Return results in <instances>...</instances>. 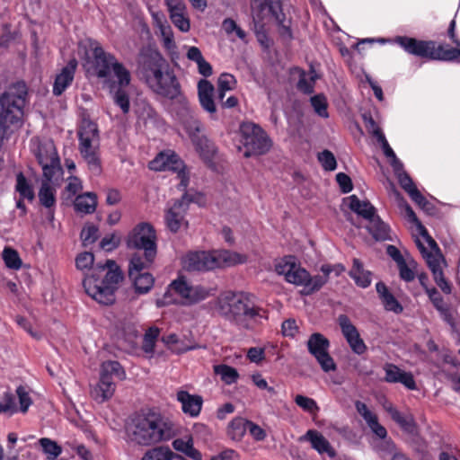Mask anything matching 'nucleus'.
<instances>
[{"label": "nucleus", "instance_id": "ea45409f", "mask_svg": "<svg viewBox=\"0 0 460 460\" xmlns=\"http://www.w3.org/2000/svg\"><path fill=\"white\" fill-rule=\"evenodd\" d=\"M126 87H111L110 93L111 94L113 102L116 106L119 107L124 114H128L130 111V98Z\"/></svg>", "mask_w": 460, "mask_h": 460}, {"label": "nucleus", "instance_id": "1a4fd4ad", "mask_svg": "<svg viewBox=\"0 0 460 460\" xmlns=\"http://www.w3.org/2000/svg\"><path fill=\"white\" fill-rule=\"evenodd\" d=\"M240 142L244 147V156L261 155L266 154L271 140L259 125L252 122H243L240 126Z\"/></svg>", "mask_w": 460, "mask_h": 460}, {"label": "nucleus", "instance_id": "a878e982", "mask_svg": "<svg viewBox=\"0 0 460 460\" xmlns=\"http://www.w3.org/2000/svg\"><path fill=\"white\" fill-rule=\"evenodd\" d=\"M116 390L114 380L100 376L99 382L91 390V396L98 403H102L112 397Z\"/></svg>", "mask_w": 460, "mask_h": 460}, {"label": "nucleus", "instance_id": "c9c22d12", "mask_svg": "<svg viewBox=\"0 0 460 460\" xmlns=\"http://www.w3.org/2000/svg\"><path fill=\"white\" fill-rule=\"evenodd\" d=\"M129 278L132 279L135 291L138 295L147 294L155 284V278L148 272H143Z\"/></svg>", "mask_w": 460, "mask_h": 460}, {"label": "nucleus", "instance_id": "09e8293b", "mask_svg": "<svg viewBox=\"0 0 460 460\" xmlns=\"http://www.w3.org/2000/svg\"><path fill=\"white\" fill-rule=\"evenodd\" d=\"M191 141L202 158H212L215 153V146L206 137L199 136L198 137H194Z\"/></svg>", "mask_w": 460, "mask_h": 460}, {"label": "nucleus", "instance_id": "a19ab883", "mask_svg": "<svg viewBox=\"0 0 460 460\" xmlns=\"http://www.w3.org/2000/svg\"><path fill=\"white\" fill-rule=\"evenodd\" d=\"M18 412L16 396L11 391H5L0 397V414H5L9 417Z\"/></svg>", "mask_w": 460, "mask_h": 460}, {"label": "nucleus", "instance_id": "9b49d317", "mask_svg": "<svg viewBox=\"0 0 460 460\" xmlns=\"http://www.w3.org/2000/svg\"><path fill=\"white\" fill-rule=\"evenodd\" d=\"M129 249L144 250L146 261L151 263L156 255V234L154 226L146 222L137 224L127 237Z\"/></svg>", "mask_w": 460, "mask_h": 460}, {"label": "nucleus", "instance_id": "58836bf2", "mask_svg": "<svg viewBox=\"0 0 460 460\" xmlns=\"http://www.w3.org/2000/svg\"><path fill=\"white\" fill-rule=\"evenodd\" d=\"M249 420L242 417L234 418L227 427V435L234 441H240L247 431Z\"/></svg>", "mask_w": 460, "mask_h": 460}, {"label": "nucleus", "instance_id": "13d9d810", "mask_svg": "<svg viewBox=\"0 0 460 460\" xmlns=\"http://www.w3.org/2000/svg\"><path fill=\"white\" fill-rule=\"evenodd\" d=\"M317 158L324 171L332 172L337 168L336 158L330 150L320 152Z\"/></svg>", "mask_w": 460, "mask_h": 460}, {"label": "nucleus", "instance_id": "bf43d9fd", "mask_svg": "<svg viewBox=\"0 0 460 460\" xmlns=\"http://www.w3.org/2000/svg\"><path fill=\"white\" fill-rule=\"evenodd\" d=\"M295 261L296 259L293 256H286L282 258L275 264V271L279 275H283L286 279L288 278V274H289L296 265Z\"/></svg>", "mask_w": 460, "mask_h": 460}, {"label": "nucleus", "instance_id": "2f4dec72", "mask_svg": "<svg viewBox=\"0 0 460 460\" xmlns=\"http://www.w3.org/2000/svg\"><path fill=\"white\" fill-rule=\"evenodd\" d=\"M367 230L376 241H394L390 226L378 215L369 222Z\"/></svg>", "mask_w": 460, "mask_h": 460}, {"label": "nucleus", "instance_id": "bb28decb", "mask_svg": "<svg viewBox=\"0 0 460 460\" xmlns=\"http://www.w3.org/2000/svg\"><path fill=\"white\" fill-rule=\"evenodd\" d=\"M349 276L354 280L358 287L367 288L371 285L373 273L364 268L359 259L354 258L352 267L349 271Z\"/></svg>", "mask_w": 460, "mask_h": 460}, {"label": "nucleus", "instance_id": "f8f14e48", "mask_svg": "<svg viewBox=\"0 0 460 460\" xmlns=\"http://www.w3.org/2000/svg\"><path fill=\"white\" fill-rule=\"evenodd\" d=\"M306 347L323 372L329 373L336 370L337 365L329 353L331 342L323 334L312 333L306 341Z\"/></svg>", "mask_w": 460, "mask_h": 460}, {"label": "nucleus", "instance_id": "dca6fc26", "mask_svg": "<svg viewBox=\"0 0 460 460\" xmlns=\"http://www.w3.org/2000/svg\"><path fill=\"white\" fill-rule=\"evenodd\" d=\"M78 62L75 58H71L65 66L56 75L52 85V93L54 96L62 95L74 82Z\"/></svg>", "mask_w": 460, "mask_h": 460}, {"label": "nucleus", "instance_id": "4468645a", "mask_svg": "<svg viewBox=\"0 0 460 460\" xmlns=\"http://www.w3.org/2000/svg\"><path fill=\"white\" fill-rule=\"evenodd\" d=\"M337 322L341 333L349 345L351 350L357 355L364 354L367 349V345L361 339L358 329L352 323L349 316L346 314H340Z\"/></svg>", "mask_w": 460, "mask_h": 460}, {"label": "nucleus", "instance_id": "69168bd1", "mask_svg": "<svg viewBox=\"0 0 460 460\" xmlns=\"http://www.w3.org/2000/svg\"><path fill=\"white\" fill-rule=\"evenodd\" d=\"M146 268V264L142 257L138 254H134L129 260L128 263V277L143 273L142 270Z\"/></svg>", "mask_w": 460, "mask_h": 460}, {"label": "nucleus", "instance_id": "4c0bfd02", "mask_svg": "<svg viewBox=\"0 0 460 460\" xmlns=\"http://www.w3.org/2000/svg\"><path fill=\"white\" fill-rule=\"evenodd\" d=\"M374 451L383 460L391 459L394 454H397L400 449L397 448L395 443L391 438H385L374 442Z\"/></svg>", "mask_w": 460, "mask_h": 460}, {"label": "nucleus", "instance_id": "423d86ee", "mask_svg": "<svg viewBox=\"0 0 460 460\" xmlns=\"http://www.w3.org/2000/svg\"><path fill=\"white\" fill-rule=\"evenodd\" d=\"M93 68L95 75L100 79L113 77L110 88L128 87L132 80L131 73L114 54L107 52L101 46L93 49Z\"/></svg>", "mask_w": 460, "mask_h": 460}, {"label": "nucleus", "instance_id": "7ed1b4c3", "mask_svg": "<svg viewBox=\"0 0 460 460\" xmlns=\"http://www.w3.org/2000/svg\"><path fill=\"white\" fill-rule=\"evenodd\" d=\"M217 308L221 316L240 328L251 330L268 319V311L256 302L251 293H223L217 301Z\"/></svg>", "mask_w": 460, "mask_h": 460}, {"label": "nucleus", "instance_id": "052dcab7", "mask_svg": "<svg viewBox=\"0 0 460 460\" xmlns=\"http://www.w3.org/2000/svg\"><path fill=\"white\" fill-rule=\"evenodd\" d=\"M39 442L42 447L43 452L50 458H56L62 453L61 447L50 438H42Z\"/></svg>", "mask_w": 460, "mask_h": 460}, {"label": "nucleus", "instance_id": "79ce46f5", "mask_svg": "<svg viewBox=\"0 0 460 460\" xmlns=\"http://www.w3.org/2000/svg\"><path fill=\"white\" fill-rule=\"evenodd\" d=\"M160 331L157 327H150L146 330L143 337L141 349L149 357H153L155 347L159 336Z\"/></svg>", "mask_w": 460, "mask_h": 460}, {"label": "nucleus", "instance_id": "ddd939ff", "mask_svg": "<svg viewBox=\"0 0 460 460\" xmlns=\"http://www.w3.org/2000/svg\"><path fill=\"white\" fill-rule=\"evenodd\" d=\"M286 281L297 287H303L301 294L304 296H310L323 288V281L320 278H313L305 269L298 264L288 274Z\"/></svg>", "mask_w": 460, "mask_h": 460}, {"label": "nucleus", "instance_id": "4be33fe9", "mask_svg": "<svg viewBox=\"0 0 460 460\" xmlns=\"http://www.w3.org/2000/svg\"><path fill=\"white\" fill-rule=\"evenodd\" d=\"M177 401L181 404V411L190 418H197L201 411L203 398L199 394H191L181 390L176 394Z\"/></svg>", "mask_w": 460, "mask_h": 460}, {"label": "nucleus", "instance_id": "7c9ffc66", "mask_svg": "<svg viewBox=\"0 0 460 460\" xmlns=\"http://www.w3.org/2000/svg\"><path fill=\"white\" fill-rule=\"evenodd\" d=\"M97 207V196L93 192H85L78 195L74 201V208L77 213L84 215L93 214Z\"/></svg>", "mask_w": 460, "mask_h": 460}, {"label": "nucleus", "instance_id": "774afa93", "mask_svg": "<svg viewBox=\"0 0 460 460\" xmlns=\"http://www.w3.org/2000/svg\"><path fill=\"white\" fill-rule=\"evenodd\" d=\"M237 84L235 77L228 73H223L217 79V86L222 90L231 91Z\"/></svg>", "mask_w": 460, "mask_h": 460}, {"label": "nucleus", "instance_id": "5fc2aeb1", "mask_svg": "<svg viewBox=\"0 0 460 460\" xmlns=\"http://www.w3.org/2000/svg\"><path fill=\"white\" fill-rule=\"evenodd\" d=\"M99 229L93 224L85 225L80 234L83 246L86 247L95 243L98 239Z\"/></svg>", "mask_w": 460, "mask_h": 460}, {"label": "nucleus", "instance_id": "f3484780", "mask_svg": "<svg viewBox=\"0 0 460 460\" xmlns=\"http://www.w3.org/2000/svg\"><path fill=\"white\" fill-rule=\"evenodd\" d=\"M384 371L385 373V382L390 384L400 383L408 390H417L414 376L411 372L402 370L398 366L392 363H386L384 366Z\"/></svg>", "mask_w": 460, "mask_h": 460}, {"label": "nucleus", "instance_id": "f704fd0d", "mask_svg": "<svg viewBox=\"0 0 460 460\" xmlns=\"http://www.w3.org/2000/svg\"><path fill=\"white\" fill-rule=\"evenodd\" d=\"M172 447L176 451L183 453L192 460H202V454L194 447L191 438H189L188 439H174L172 441Z\"/></svg>", "mask_w": 460, "mask_h": 460}, {"label": "nucleus", "instance_id": "c03bdc74", "mask_svg": "<svg viewBox=\"0 0 460 460\" xmlns=\"http://www.w3.org/2000/svg\"><path fill=\"white\" fill-rule=\"evenodd\" d=\"M2 258L6 268L14 270H18L22 268V261L15 249L10 246L4 247L2 252Z\"/></svg>", "mask_w": 460, "mask_h": 460}, {"label": "nucleus", "instance_id": "a211bd4d", "mask_svg": "<svg viewBox=\"0 0 460 460\" xmlns=\"http://www.w3.org/2000/svg\"><path fill=\"white\" fill-rule=\"evenodd\" d=\"M176 115L191 140L194 137H199V133L201 131V122L194 116L187 102H180L179 111Z\"/></svg>", "mask_w": 460, "mask_h": 460}, {"label": "nucleus", "instance_id": "680f3d73", "mask_svg": "<svg viewBox=\"0 0 460 460\" xmlns=\"http://www.w3.org/2000/svg\"><path fill=\"white\" fill-rule=\"evenodd\" d=\"M170 18L187 13V5L183 0H165Z\"/></svg>", "mask_w": 460, "mask_h": 460}, {"label": "nucleus", "instance_id": "39448f33", "mask_svg": "<svg viewBox=\"0 0 460 460\" xmlns=\"http://www.w3.org/2000/svg\"><path fill=\"white\" fill-rule=\"evenodd\" d=\"M246 261V255L229 250L190 252L183 258L184 267L189 271H208Z\"/></svg>", "mask_w": 460, "mask_h": 460}, {"label": "nucleus", "instance_id": "864d4df0", "mask_svg": "<svg viewBox=\"0 0 460 460\" xmlns=\"http://www.w3.org/2000/svg\"><path fill=\"white\" fill-rule=\"evenodd\" d=\"M15 394L19 400L18 412L26 413L32 404V400L27 388L21 385L16 387Z\"/></svg>", "mask_w": 460, "mask_h": 460}, {"label": "nucleus", "instance_id": "9d476101", "mask_svg": "<svg viewBox=\"0 0 460 460\" xmlns=\"http://www.w3.org/2000/svg\"><path fill=\"white\" fill-rule=\"evenodd\" d=\"M149 168L155 172H175L176 178L180 181L177 189L181 191H185L190 183V172L184 162L173 151L167 150L157 154L149 163Z\"/></svg>", "mask_w": 460, "mask_h": 460}, {"label": "nucleus", "instance_id": "412c9836", "mask_svg": "<svg viewBox=\"0 0 460 460\" xmlns=\"http://www.w3.org/2000/svg\"><path fill=\"white\" fill-rule=\"evenodd\" d=\"M78 147L99 145V129L95 122L84 118L77 130Z\"/></svg>", "mask_w": 460, "mask_h": 460}, {"label": "nucleus", "instance_id": "37998d69", "mask_svg": "<svg viewBox=\"0 0 460 460\" xmlns=\"http://www.w3.org/2000/svg\"><path fill=\"white\" fill-rule=\"evenodd\" d=\"M316 79L317 75L314 70H312L309 75L303 70L300 73L296 87L303 93L311 94L314 91Z\"/></svg>", "mask_w": 460, "mask_h": 460}, {"label": "nucleus", "instance_id": "f257e3e1", "mask_svg": "<svg viewBox=\"0 0 460 460\" xmlns=\"http://www.w3.org/2000/svg\"><path fill=\"white\" fill-rule=\"evenodd\" d=\"M173 437L171 421L154 408L135 411L125 423V441L141 447H151Z\"/></svg>", "mask_w": 460, "mask_h": 460}, {"label": "nucleus", "instance_id": "2eb2a0df", "mask_svg": "<svg viewBox=\"0 0 460 460\" xmlns=\"http://www.w3.org/2000/svg\"><path fill=\"white\" fill-rule=\"evenodd\" d=\"M192 200V197L185 192L181 198L175 200L173 205L166 211L164 219L166 226L171 232L177 233L179 231L189 205Z\"/></svg>", "mask_w": 460, "mask_h": 460}, {"label": "nucleus", "instance_id": "c756f323", "mask_svg": "<svg viewBox=\"0 0 460 460\" xmlns=\"http://www.w3.org/2000/svg\"><path fill=\"white\" fill-rule=\"evenodd\" d=\"M34 155L39 164H43L59 159L55 145L52 140H45L39 142Z\"/></svg>", "mask_w": 460, "mask_h": 460}, {"label": "nucleus", "instance_id": "20e7f679", "mask_svg": "<svg viewBox=\"0 0 460 460\" xmlns=\"http://www.w3.org/2000/svg\"><path fill=\"white\" fill-rule=\"evenodd\" d=\"M102 270L107 269L103 279H101L94 270L83 279V287L88 296L99 304L112 305L115 302V291L123 279V273L112 260H107Z\"/></svg>", "mask_w": 460, "mask_h": 460}, {"label": "nucleus", "instance_id": "de8ad7c7", "mask_svg": "<svg viewBox=\"0 0 460 460\" xmlns=\"http://www.w3.org/2000/svg\"><path fill=\"white\" fill-rule=\"evenodd\" d=\"M162 341L166 345H174L180 343L181 346L176 349L177 354H182L190 350L205 348V346L197 343L185 344L183 341L179 340L178 335L175 333H170L166 336H164Z\"/></svg>", "mask_w": 460, "mask_h": 460}, {"label": "nucleus", "instance_id": "6e6d98bb", "mask_svg": "<svg viewBox=\"0 0 460 460\" xmlns=\"http://www.w3.org/2000/svg\"><path fill=\"white\" fill-rule=\"evenodd\" d=\"M40 166L42 168L44 177L42 181H47L49 183H50V181L55 178L57 174H59L62 172L59 159H58L57 162L52 161L40 164Z\"/></svg>", "mask_w": 460, "mask_h": 460}, {"label": "nucleus", "instance_id": "49530a36", "mask_svg": "<svg viewBox=\"0 0 460 460\" xmlns=\"http://www.w3.org/2000/svg\"><path fill=\"white\" fill-rule=\"evenodd\" d=\"M175 454L168 447H156L147 450L142 460H172Z\"/></svg>", "mask_w": 460, "mask_h": 460}, {"label": "nucleus", "instance_id": "cd10ccee", "mask_svg": "<svg viewBox=\"0 0 460 460\" xmlns=\"http://www.w3.org/2000/svg\"><path fill=\"white\" fill-rule=\"evenodd\" d=\"M349 208L368 220L369 222L376 217V209L368 200H360L356 195H351L349 198Z\"/></svg>", "mask_w": 460, "mask_h": 460}, {"label": "nucleus", "instance_id": "0eeeda50", "mask_svg": "<svg viewBox=\"0 0 460 460\" xmlns=\"http://www.w3.org/2000/svg\"><path fill=\"white\" fill-rule=\"evenodd\" d=\"M394 42L410 55L431 60L460 63V46L449 48L440 44L437 47L435 41L421 40L408 36H396Z\"/></svg>", "mask_w": 460, "mask_h": 460}, {"label": "nucleus", "instance_id": "8fccbe9b", "mask_svg": "<svg viewBox=\"0 0 460 460\" xmlns=\"http://www.w3.org/2000/svg\"><path fill=\"white\" fill-rule=\"evenodd\" d=\"M389 161L401 187L412 181L410 174L404 170L402 162L397 156Z\"/></svg>", "mask_w": 460, "mask_h": 460}, {"label": "nucleus", "instance_id": "338daca9", "mask_svg": "<svg viewBox=\"0 0 460 460\" xmlns=\"http://www.w3.org/2000/svg\"><path fill=\"white\" fill-rule=\"evenodd\" d=\"M402 189H403V190L407 192L411 200L415 202L418 206H420V204L426 199L417 189L413 181L402 186Z\"/></svg>", "mask_w": 460, "mask_h": 460}, {"label": "nucleus", "instance_id": "3c124183", "mask_svg": "<svg viewBox=\"0 0 460 460\" xmlns=\"http://www.w3.org/2000/svg\"><path fill=\"white\" fill-rule=\"evenodd\" d=\"M310 103L314 112L321 118H329L328 102L324 94L318 93L310 98Z\"/></svg>", "mask_w": 460, "mask_h": 460}, {"label": "nucleus", "instance_id": "473e14b6", "mask_svg": "<svg viewBox=\"0 0 460 460\" xmlns=\"http://www.w3.org/2000/svg\"><path fill=\"white\" fill-rule=\"evenodd\" d=\"M15 191L19 194L22 199H27L29 202H32L35 199V192L32 184L26 178V176L19 172L15 176Z\"/></svg>", "mask_w": 460, "mask_h": 460}, {"label": "nucleus", "instance_id": "0e129e2a", "mask_svg": "<svg viewBox=\"0 0 460 460\" xmlns=\"http://www.w3.org/2000/svg\"><path fill=\"white\" fill-rule=\"evenodd\" d=\"M94 262V255L90 252H83L75 258V266L78 270H90Z\"/></svg>", "mask_w": 460, "mask_h": 460}, {"label": "nucleus", "instance_id": "e433bc0d", "mask_svg": "<svg viewBox=\"0 0 460 460\" xmlns=\"http://www.w3.org/2000/svg\"><path fill=\"white\" fill-rule=\"evenodd\" d=\"M100 376H105L111 380H114V378L124 380L126 378V372L119 361L107 360L101 366Z\"/></svg>", "mask_w": 460, "mask_h": 460}, {"label": "nucleus", "instance_id": "393cba45", "mask_svg": "<svg viewBox=\"0 0 460 460\" xmlns=\"http://www.w3.org/2000/svg\"><path fill=\"white\" fill-rule=\"evenodd\" d=\"M376 290L385 311L392 312L395 314H400L402 313L403 306L395 298V296L392 294V292L384 282H377L376 284Z\"/></svg>", "mask_w": 460, "mask_h": 460}, {"label": "nucleus", "instance_id": "a18cd8bd", "mask_svg": "<svg viewBox=\"0 0 460 460\" xmlns=\"http://www.w3.org/2000/svg\"><path fill=\"white\" fill-rule=\"evenodd\" d=\"M214 371L217 375L220 376L221 380L226 385H233L236 383L239 378L237 370L228 365H217L214 367Z\"/></svg>", "mask_w": 460, "mask_h": 460}, {"label": "nucleus", "instance_id": "f03ea898", "mask_svg": "<svg viewBox=\"0 0 460 460\" xmlns=\"http://www.w3.org/2000/svg\"><path fill=\"white\" fill-rule=\"evenodd\" d=\"M137 70L147 86L156 94L174 100L181 95V84L166 59L155 49H140Z\"/></svg>", "mask_w": 460, "mask_h": 460}, {"label": "nucleus", "instance_id": "72a5a7b5", "mask_svg": "<svg viewBox=\"0 0 460 460\" xmlns=\"http://www.w3.org/2000/svg\"><path fill=\"white\" fill-rule=\"evenodd\" d=\"M39 201L42 207L47 209L55 208L57 199H56V189L47 181H41L39 192Z\"/></svg>", "mask_w": 460, "mask_h": 460}, {"label": "nucleus", "instance_id": "603ef678", "mask_svg": "<svg viewBox=\"0 0 460 460\" xmlns=\"http://www.w3.org/2000/svg\"><path fill=\"white\" fill-rule=\"evenodd\" d=\"M391 417L404 431L412 432L415 429L414 420L411 416H405L397 410L390 411Z\"/></svg>", "mask_w": 460, "mask_h": 460}, {"label": "nucleus", "instance_id": "6e6552de", "mask_svg": "<svg viewBox=\"0 0 460 460\" xmlns=\"http://www.w3.org/2000/svg\"><path fill=\"white\" fill-rule=\"evenodd\" d=\"M172 292H175L184 299L186 305L197 304L210 295L208 288L201 285H191L184 277L181 276L170 283L163 297L156 299V306L160 308L174 304L176 301L172 297Z\"/></svg>", "mask_w": 460, "mask_h": 460}, {"label": "nucleus", "instance_id": "4d7b16f0", "mask_svg": "<svg viewBox=\"0 0 460 460\" xmlns=\"http://www.w3.org/2000/svg\"><path fill=\"white\" fill-rule=\"evenodd\" d=\"M294 401L297 406H299L303 411L306 412L315 413L319 411V406L316 401L313 398L303 394H297L296 395Z\"/></svg>", "mask_w": 460, "mask_h": 460}, {"label": "nucleus", "instance_id": "c85d7f7f", "mask_svg": "<svg viewBox=\"0 0 460 460\" xmlns=\"http://www.w3.org/2000/svg\"><path fill=\"white\" fill-rule=\"evenodd\" d=\"M416 245L420 250L421 255L426 260L429 269L432 272V275H437L443 271L441 268V262L446 263L443 254L440 252H429L425 245L419 240L416 239Z\"/></svg>", "mask_w": 460, "mask_h": 460}, {"label": "nucleus", "instance_id": "e2e57ef3", "mask_svg": "<svg viewBox=\"0 0 460 460\" xmlns=\"http://www.w3.org/2000/svg\"><path fill=\"white\" fill-rule=\"evenodd\" d=\"M159 31L164 42V46L168 49H173L175 47V42L171 26L167 23L160 22Z\"/></svg>", "mask_w": 460, "mask_h": 460}, {"label": "nucleus", "instance_id": "5701e85b", "mask_svg": "<svg viewBox=\"0 0 460 460\" xmlns=\"http://www.w3.org/2000/svg\"><path fill=\"white\" fill-rule=\"evenodd\" d=\"M215 87L207 79H200L198 83L199 102L202 109L213 114L217 111V105L214 100Z\"/></svg>", "mask_w": 460, "mask_h": 460}, {"label": "nucleus", "instance_id": "b1692460", "mask_svg": "<svg viewBox=\"0 0 460 460\" xmlns=\"http://www.w3.org/2000/svg\"><path fill=\"white\" fill-rule=\"evenodd\" d=\"M78 150L90 172L93 176H99L102 172L99 145L78 147Z\"/></svg>", "mask_w": 460, "mask_h": 460}, {"label": "nucleus", "instance_id": "aec40b11", "mask_svg": "<svg viewBox=\"0 0 460 460\" xmlns=\"http://www.w3.org/2000/svg\"><path fill=\"white\" fill-rule=\"evenodd\" d=\"M301 440L308 441L312 448L321 456L326 455L330 458H334L336 456V452L329 440L316 429H308L301 438Z\"/></svg>", "mask_w": 460, "mask_h": 460}, {"label": "nucleus", "instance_id": "6ab92c4d", "mask_svg": "<svg viewBox=\"0 0 460 460\" xmlns=\"http://www.w3.org/2000/svg\"><path fill=\"white\" fill-rule=\"evenodd\" d=\"M265 3L268 4L270 13L277 22L279 35L283 39L291 40L293 38L290 27L291 20L287 19L286 14L283 13L280 0H265Z\"/></svg>", "mask_w": 460, "mask_h": 460}]
</instances>
